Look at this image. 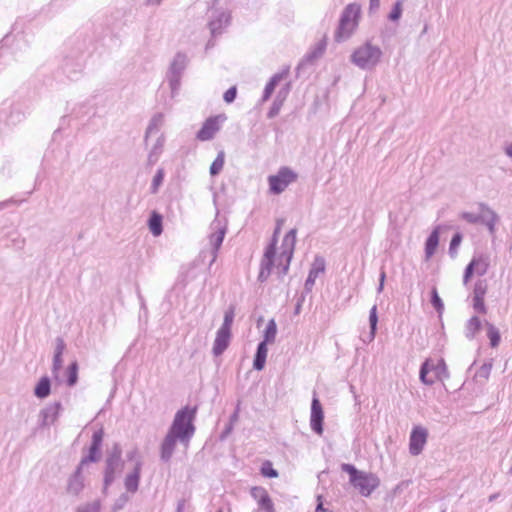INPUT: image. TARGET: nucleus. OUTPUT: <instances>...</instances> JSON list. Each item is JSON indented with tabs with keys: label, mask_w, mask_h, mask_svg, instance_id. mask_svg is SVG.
I'll list each match as a JSON object with an SVG mask.
<instances>
[{
	"label": "nucleus",
	"mask_w": 512,
	"mask_h": 512,
	"mask_svg": "<svg viewBox=\"0 0 512 512\" xmlns=\"http://www.w3.org/2000/svg\"><path fill=\"white\" fill-rule=\"evenodd\" d=\"M196 412V407L190 408L189 406L178 410L168 430L173 435L178 436L179 442L185 446H188L191 438L195 433V426L193 422L196 416Z\"/></svg>",
	"instance_id": "obj_1"
},
{
	"label": "nucleus",
	"mask_w": 512,
	"mask_h": 512,
	"mask_svg": "<svg viewBox=\"0 0 512 512\" xmlns=\"http://www.w3.org/2000/svg\"><path fill=\"white\" fill-rule=\"evenodd\" d=\"M341 469L349 474L350 484L364 497L370 496L380 484V479L375 474L358 470L352 464L343 463Z\"/></svg>",
	"instance_id": "obj_2"
},
{
	"label": "nucleus",
	"mask_w": 512,
	"mask_h": 512,
	"mask_svg": "<svg viewBox=\"0 0 512 512\" xmlns=\"http://www.w3.org/2000/svg\"><path fill=\"white\" fill-rule=\"evenodd\" d=\"M359 14L360 6L358 4L352 3L346 6L335 32V40L337 42L345 41L352 35L357 26Z\"/></svg>",
	"instance_id": "obj_3"
},
{
	"label": "nucleus",
	"mask_w": 512,
	"mask_h": 512,
	"mask_svg": "<svg viewBox=\"0 0 512 512\" xmlns=\"http://www.w3.org/2000/svg\"><path fill=\"white\" fill-rule=\"evenodd\" d=\"M381 55L379 47L367 42L352 53L351 62L363 70H370L378 64Z\"/></svg>",
	"instance_id": "obj_4"
},
{
	"label": "nucleus",
	"mask_w": 512,
	"mask_h": 512,
	"mask_svg": "<svg viewBox=\"0 0 512 512\" xmlns=\"http://www.w3.org/2000/svg\"><path fill=\"white\" fill-rule=\"evenodd\" d=\"M480 213L474 214L471 212H462L460 217L470 224H483L487 227L490 234L495 233V225L499 221V217L494 210H492L487 204H479Z\"/></svg>",
	"instance_id": "obj_5"
},
{
	"label": "nucleus",
	"mask_w": 512,
	"mask_h": 512,
	"mask_svg": "<svg viewBox=\"0 0 512 512\" xmlns=\"http://www.w3.org/2000/svg\"><path fill=\"white\" fill-rule=\"evenodd\" d=\"M449 378L447 365L444 359H440L434 364L431 360H426L420 368V380L426 385H432L437 380L443 381Z\"/></svg>",
	"instance_id": "obj_6"
},
{
	"label": "nucleus",
	"mask_w": 512,
	"mask_h": 512,
	"mask_svg": "<svg viewBox=\"0 0 512 512\" xmlns=\"http://www.w3.org/2000/svg\"><path fill=\"white\" fill-rule=\"evenodd\" d=\"M122 449L119 444H114L109 451L104 470V491L113 483L116 474L121 472L124 466L122 461Z\"/></svg>",
	"instance_id": "obj_7"
},
{
	"label": "nucleus",
	"mask_w": 512,
	"mask_h": 512,
	"mask_svg": "<svg viewBox=\"0 0 512 512\" xmlns=\"http://www.w3.org/2000/svg\"><path fill=\"white\" fill-rule=\"evenodd\" d=\"M283 219H278L276 223V228L274 230L272 242L268 245L264 252L263 259L261 260V269L258 275V280L260 282H264L268 279L272 272V268L274 266L275 254H276V243H277V235L280 232L281 226L283 224Z\"/></svg>",
	"instance_id": "obj_8"
},
{
	"label": "nucleus",
	"mask_w": 512,
	"mask_h": 512,
	"mask_svg": "<svg viewBox=\"0 0 512 512\" xmlns=\"http://www.w3.org/2000/svg\"><path fill=\"white\" fill-rule=\"evenodd\" d=\"M298 178L297 173L287 166L281 167L277 174L268 177V183L271 193L281 194L291 183Z\"/></svg>",
	"instance_id": "obj_9"
},
{
	"label": "nucleus",
	"mask_w": 512,
	"mask_h": 512,
	"mask_svg": "<svg viewBox=\"0 0 512 512\" xmlns=\"http://www.w3.org/2000/svg\"><path fill=\"white\" fill-rule=\"evenodd\" d=\"M296 229H291L284 237L282 241V252L278 258L277 269L279 275L287 274L289 265L293 256V251L296 243Z\"/></svg>",
	"instance_id": "obj_10"
},
{
	"label": "nucleus",
	"mask_w": 512,
	"mask_h": 512,
	"mask_svg": "<svg viewBox=\"0 0 512 512\" xmlns=\"http://www.w3.org/2000/svg\"><path fill=\"white\" fill-rule=\"evenodd\" d=\"M86 467L78 464L75 471L67 478L65 492L69 496L78 497L85 488Z\"/></svg>",
	"instance_id": "obj_11"
},
{
	"label": "nucleus",
	"mask_w": 512,
	"mask_h": 512,
	"mask_svg": "<svg viewBox=\"0 0 512 512\" xmlns=\"http://www.w3.org/2000/svg\"><path fill=\"white\" fill-rule=\"evenodd\" d=\"M211 229L213 230L209 235V244L211 246L210 254L212 256L210 261V266L216 261L218 251L223 243L225 234H226V226L221 225L220 221L214 220L211 224Z\"/></svg>",
	"instance_id": "obj_12"
},
{
	"label": "nucleus",
	"mask_w": 512,
	"mask_h": 512,
	"mask_svg": "<svg viewBox=\"0 0 512 512\" xmlns=\"http://www.w3.org/2000/svg\"><path fill=\"white\" fill-rule=\"evenodd\" d=\"M103 437L104 431L102 428L93 433L89 453L79 462L81 466L86 467L90 462H98L100 460Z\"/></svg>",
	"instance_id": "obj_13"
},
{
	"label": "nucleus",
	"mask_w": 512,
	"mask_h": 512,
	"mask_svg": "<svg viewBox=\"0 0 512 512\" xmlns=\"http://www.w3.org/2000/svg\"><path fill=\"white\" fill-rule=\"evenodd\" d=\"M230 24V14L226 11H212L211 19L208 22V28L213 38L221 35L223 30Z\"/></svg>",
	"instance_id": "obj_14"
},
{
	"label": "nucleus",
	"mask_w": 512,
	"mask_h": 512,
	"mask_svg": "<svg viewBox=\"0 0 512 512\" xmlns=\"http://www.w3.org/2000/svg\"><path fill=\"white\" fill-rule=\"evenodd\" d=\"M428 432L421 426L413 428L410 434L409 451L413 456L419 455L427 441Z\"/></svg>",
	"instance_id": "obj_15"
},
{
	"label": "nucleus",
	"mask_w": 512,
	"mask_h": 512,
	"mask_svg": "<svg viewBox=\"0 0 512 512\" xmlns=\"http://www.w3.org/2000/svg\"><path fill=\"white\" fill-rule=\"evenodd\" d=\"M323 409L322 405L317 398L316 394H314V397L312 399L311 403V418H310V426L311 429L318 435H321L323 433Z\"/></svg>",
	"instance_id": "obj_16"
},
{
	"label": "nucleus",
	"mask_w": 512,
	"mask_h": 512,
	"mask_svg": "<svg viewBox=\"0 0 512 512\" xmlns=\"http://www.w3.org/2000/svg\"><path fill=\"white\" fill-rule=\"evenodd\" d=\"M224 120L225 117L222 115H218L215 117L208 118L204 123L201 129L197 132V139L201 141L211 140L215 133L220 130L219 120Z\"/></svg>",
	"instance_id": "obj_17"
},
{
	"label": "nucleus",
	"mask_w": 512,
	"mask_h": 512,
	"mask_svg": "<svg viewBox=\"0 0 512 512\" xmlns=\"http://www.w3.org/2000/svg\"><path fill=\"white\" fill-rule=\"evenodd\" d=\"M251 496L257 501L260 510L276 512L272 499L265 488L260 486L252 487Z\"/></svg>",
	"instance_id": "obj_18"
},
{
	"label": "nucleus",
	"mask_w": 512,
	"mask_h": 512,
	"mask_svg": "<svg viewBox=\"0 0 512 512\" xmlns=\"http://www.w3.org/2000/svg\"><path fill=\"white\" fill-rule=\"evenodd\" d=\"M325 271V260L323 257L317 256L315 257L312 267L309 271L308 277L305 281V290L310 292L315 284V281L319 274L324 273Z\"/></svg>",
	"instance_id": "obj_19"
},
{
	"label": "nucleus",
	"mask_w": 512,
	"mask_h": 512,
	"mask_svg": "<svg viewBox=\"0 0 512 512\" xmlns=\"http://www.w3.org/2000/svg\"><path fill=\"white\" fill-rule=\"evenodd\" d=\"M61 409V402H55L54 404L48 405L42 409L40 412V416L42 417L40 425L42 427H48L54 424L59 416Z\"/></svg>",
	"instance_id": "obj_20"
},
{
	"label": "nucleus",
	"mask_w": 512,
	"mask_h": 512,
	"mask_svg": "<svg viewBox=\"0 0 512 512\" xmlns=\"http://www.w3.org/2000/svg\"><path fill=\"white\" fill-rule=\"evenodd\" d=\"M177 441H179L178 436L173 435L171 432L168 431L160 446V458L162 461H170L174 453Z\"/></svg>",
	"instance_id": "obj_21"
},
{
	"label": "nucleus",
	"mask_w": 512,
	"mask_h": 512,
	"mask_svg": "<svg viewBox=\"0 0 512 512\" xmlns=\"http://www.w3.org/2000/svg\"><path fill=\"white\" fill-rule=\"evenodd\" d=\"M231 337V332L220 329L217 331L216 338L213 345V354L220 356L228 347Z\"/></svg>",
	"instance_id": "obj_22"
},
{
	"label": "nucleus",
	"mask_w": 512,
	"mask_h": 512,
	"mask_svg": "<svg viewBox=\"0 0 512 512\" xmlns=\"http://www.w3.org/2000/svg\"><path fill=\"white\" fill-rule=\"evenodd\" d=\"M141 463L137 462L132 473L128 474L125 478V488L131 493L138 490L140 479Z\"/></svg>",
	"instance_id": "obj_23"
},
{
	"label": "nucleus",
	"mask_w": 512,
	"mask_h": 512,
	"mask_svg": "<svg viewBox=\"0 0 512 512\" xmlns=\"http://www.w3.org/2000/svg\"><path fill=\"white\" fill-rule=\"evenodd\" d=\"M267 343L260 342L257 346L256 353L253 360V368L257 371L263 370L266 363V357H267Z\"/></svg>",
	"instance_id": "obj_24"
},
{
	"label": "nucleus",
	"mask_w": 512,
	"mask_h": 512,
	"mask_svg": "<svg viewBox=\"0 0 512 512\" xmlns=\"http://www.w3.org/2000/svg\"><path fill=\"white\" fill-rule=\"evenodd\" d=\"M438 244H439V227H436L430 233V235L428 236L426 243H425V257L427 260L430 259L434 255V253L438 247Z\"/></svg>",
	"instance_id": "obj_25"
},
{
	"label": "nucleus",
	"mask_w": 512,
	"mask_h": 512,
	"mask_svg": "<svg viewBox=\"0 0 512 512\" xmlns=\"http://www.w3.org/2000/svg\"><path fill=\"white\" fill-rule=\"evenodd\" d=\"M288 74V69L283 71V72H280V73H276L275 75H273L271 77V79L269 80V82L266 84L265 86V89H264V93H263V96H262V102H266L270 96L272 95V93L274 92L275 90V87L277 86V84L284 78L286 77Z\"/></svg>",
	"instance_id": "obj_26"
},
{
	"label": "nucleus",
	"mask_w": 512,
	"mask_h": 512,
	"mask_svg": "<svg viewBox=\"0 0 512 512\" xmlns=\"http://www.w3.org/2000/svg\"><path fill=\"white\" fill-rule=\"evenodd\" d=\"M51 393V381L48 376H43L40 378L38 383L34 388V394L39 399L47 398Z\"/></svg>",
	"instance_id": "obj_27"
},
{
	"label": "nucleus",
	"mask_w": 512,
	"mask_h": 512,
	"mask_svg": "<svg viewBox=\"0 0 512 512\" xmlns=\"http://www.w3.org/2000/svg\"><path fill=\"white\" fill-rule=\"evenodd\" d=\"M163 217L156 211H153L148 220V227L154 236H159L163 232Z\"/></svg>",
	"instance_id": "obj_28"
},
{
	"label": "nucleus",
	"mask_w": 512,
	"mask_h": 512,
	"mask_svg": "<svg viewBox=\"0 0 512 512\" xmlns=\"http://www.w3.org/2000/svg\"><path fill=\"white\" fill-rule=\"evenodd\" d=\"M187 56L183 53H177L170 65V74L181 75L187 66Z\"/></svg>",
	"instance_id": "obj_29"
},
{
	"label": "nucleus",
	"mask_w": 512,
	"mask_h": 512,
	"mask_svg": "<svg viewBox=\"0 0 512 512\" xmlns=\"http://www.w3.org/2000/svg\"><path fill=\"white\" fill-rule=\"evenodd\" d=\"M482 323L477 316L471 317L465 327V336L468 339H473L475 335L480 331Z\"/></svg>",
	"instance_id": "obj_30"
},
{
	"label": "nucleus",
	"mask_w": 512,
	"mask_h": 512,
	"mask_svg": "<svg viewBox=\"0 0 512 512\" xmlns=\"http://www.w3.org/2000/svg\"><path fill=\"white\" fill-rule=\"evenodd\" d=\"M470 264H474L473 269L477 275L483 276L484 274L487 273L489 267V260L488 257H474L470 261Z\"/></svg>",
	"instance_id": "obj_31"
},
{
	"label": "nucleus",
	"mask_w": 512,
	"mask_h": 512,
	"mask_svg": "<svg viewBox=\"0 0 512 512\" xmlns=\"http://www.w3.org/2000/svg\"><path fill=\"white\" fill-rule=\"evenodd\" d=\"M78 362L75 360L69 364L66 370V383L69 387H73L77 384L78 381Z\"/></svg>",
	"instance_id": "obj_32"
},
{
	"label": "nucleus",
	"mask_w": 512,
	"mask_h": 512,
	"mask_svg": "<svg viewBox=\"0 0 512 512\" xmlns=\"http://www.w3.org/2000/svg\"><path fill=\"white\" fill-rule=\"evenodd\" d=\"M162 124H163V115L160 113L154 115L147 127L146 134H145V142H147V140L151 134L157 133L159 131Z\"/></svg>",
	"instance_id": "obj_33"
},
{
	"label": "nucleus",
	"mask_w": 512,
	"mask_h": 512,
	"mask_svg": "<svg viewBox=\"0 0 512 512\" xmlns=\"http://www.w3.org/2000/svg\"><path fill=\"white\" fill-rule=\"evenodd\" d=\"M485 326L487 328V336L490 340L491 347H493V348L497 347L499 345L500 339H501L499 330L493 324H491L489 322H486Z\"/></svg>",
	"instance_id": "obj_34"
},
{
	"label": "nucleus",
	"mask_w": 512,
	"mask_h": 512,
	"mask_svg": "<svg viewBox=\"0 0 512 512\" xmlns=\"http://www.w3.org/2000/svg\"><path fill=\"white\" fill-rule=\"evenodd\" d=\"M276 334H277V325H276V322L274 319H271L265 330H264V339L262 342H265V343H273L275 341V338H276Z\"/></svg>",
	"instance_id": "obj_35"
},
{
	"label": "nucleus",
	"mask_w": 512,
	"mask_h": 512,
	"mask_svg": "<svg viewBox=\"0 0 512 512\" xmlns=\"http://www.w3.org/2000/svg\"><path fill=\"white\" fill-rule=\"evenodd\" d=\"M224 159H225V154L223 151H220L210 166V174L212 176H216L220 173V171L222 170V168L224 166Z\"/></svg>",
	"instance_id": "obj_36"
},
{
	"label": "nucleus",
	"mask_w": 512,
	"mask_h": 512,
	"mask_svg": "<svg viewBox=\"0 0 512 512\" xmlns=\"http://www.w3.org/2000/svg\"><path fill=\"white\" fill-rule=\"evenodd\" d=\"M378 323L377 306L373 305L369 313V324H370V341L375 337Z\"/></svg>",
	"instance_id": "obj_37"
},
{
	"label": "nucleus",
	"mask_w": 512,
	"mask_h": 512,
	"mask_svg": "<svg viewBox=\"0 0 512 512\" xmlns=\"http://www.w3.org/2000/svg\"><path fill=\"white\" fill-rule=\"evenodd\" d=\"M487 281L485 279H479L475 282L473 289V298H484L487 293Z\"/></svg>",
	"instance_id": "obj_38"
},
{
	"label": "nucleus",
	"mask_w": 512,
	"mask_h": 512,
	"mask_svg": "<svg viewBox=\"0 0 512 512\" xmlns=\"http://www.w3.org/2000/svg\"><path fill=\"white\" fill-rule=\"evenodd\" d=\"M431 304L435 308V310L441 315L444 310V304L438 294L436 287H433L431 290Z\"/></svg>",
	"instance_id": "obj_39"
},
{
	"label": "nucleus",
	"mask_w": 512,
	"mask_h": 512,
	"mask_svg": "<svg viewBox=\"0 0 512 512\" xmlns=\"http://www.w3.org/2000/svg\"><path fill=\"white\" fill-rule=\"evenodd\" d=\"M325 48H326V41L325 40L320 41L316 45V47L310 53L307 54V56H306L307 61H313L314 59H317L320 56H322V54L325 51Z\"/></svg>",
	"instance_id": "obj_40"
},
{
	"label": "nucleus",
	"mask_w": 512,
	"mask_h": 512,
	"mask_svg": "<svg viewBox=\"0 0 512 512\" xmlns=\"http://www.w3.org/2000/svg\"><path fill=\"white\" fill-rule=\"evenodd\" d=\"M101 503L99 500H94L91 503H86L79 506L76 512H100Z\"/></svg>",
	"instance_id": "obj_41"
},
{
	"label": "nucleus",
	"mask_w": 512,
	"mask_h": 512,
	"mask_svg": "<svg viewBox=\"0 0 512 512\" xmlns=\"http://www.w3.org/2000/svg\"><path fill=\"white\" fill-rule=\"evenodd\" d=\"M462 241V235L460 233H455L452 236V239L450 241L449 245V254L452 258H454L457 255V248L461 244Z\"/></svg>",
	"instance_id": "obj_42"
},
{
	"label": "nucleus",
	"mask_w": 512,
	"mask_h": 512,
	"mask_svg": "<svg viewBox=\"0 0 512 512\" xmlns=\"http://www.w3.org/2000/svg\"><path fill=\"white\" fill-rule=\"evenodd\" d=\"M234 308L230 307L224 314V321L221 325L220 329L227 330L231 332V325L234 320Z\"/></svg>",
	"instance_id": "obj_43"
},
{
	"label": "nucleus",
	"mask_w": 512,
	"mask_h": 512,
	"mask_svg": "<svg viewBox=\"0 0 512 512\" xmlns=\"http://www.w3.org/2000/svg\"><path fill=\"white\" fill-rule=\"evenodd\" d=\"M163 143H164V139L162 136L158 137L153 149L151 150V152L149 153V156H148V160L149 162H155L158 158V154L160 152V150L162 149L163 147Z\"/></svg>",
	"instance_id": "obj_44"
},
{
	"label": "nucleus",
	"mask_w": 512,
	"mask_h": 512,
	"mask_svg": "<svg viewBox=\"0 0 512 512\" xmlns=\"http://www.w3.org/2000/svg\"><path fill=\"white\" fill-rule=\"evenodd\" d=\"M261 474L268 478L278 477V472L272 467L271 462L266 461L261 467Z\"/></svg>",
	"instance_id": "obj_45"
},
{
	"label": "nucleus",
	"mask_w": 512,
	"mask_h": 512,
	"mask_svg": "<svg viewBox=\"0 0 512 512\" xmlns=\"http://www.w3.org/2000/svg\"><path fill=\"white\" fill-rule=\"evenodd\" d=\"M63 359L62 355H53V363H52V374L55 379H58L59 372L62 368Z\"/></svg>",
	"instance_id": "obj_46"
},
{
	"label": "nucleus",
	"mask_w": 512,
	"mask_h": 512,
	"mask_svg": "<svg viewBox=\"0 0 512 512\" xmlns=\"http://www.w3.org/2000/svg\"><path fill=\"white\" fill-rule=\"evenodd\" d=\"M401 14H402V2L397 1L394 4L391 12L389 13L388 18L391 21H397L401 17Z\"/></svg>",
	"instance_id": "obj_47"
},
{
	"label": "nucleus",
	"mask_w": 512,
	"mask_h": 512,
	"mask_svg": "<svg viewBox=\"0 0 512 512\" xmlns=\"http://www.w3.org/2000/svg\"><path fill=\"white\" fill-rule=\"evenodd\" d=\"M282 105L283 104L281 103V99H274L273 104L267 113V117L269 119L276 117L279 114Z\"/></svg>",
	"instance_id": "obj_48"
},
{
	"label": "nucleus",
	"mask_w": 512,
	"mask_h": 512,
	"mask_svg": "<svg viewBox=\"0 0 512 512\" xmlns=\"http://www.w3.org/2000/svg\"><path fill=\"white\" fill-rule=\"evenodd\" d=\"M492 370V363H484L477 371V376L488 379Z\"/></svg>",
	"instance_id": "obj_49"
},
{
	"label": "nucleus",
	"mask_w": 512,
	"mask_h": 512,
	"mask_svg": "<svg viewBox=\"0 0 512 512\" xmlns=\"http://www.w3.org/2000/svg\"><path fill=\"white\" fill-rule=\"evenodd\" d=\"M163 177H164V174H163L162 170H158L157 173L154 175L153 181H152V192L153 193L157 192L158 187L162 184Z\"/></svg>",
	"instance_id": "obj_50"
},
{
	"label": "nucleus",
	"mask_w": 512,
	"mask_h": 512,
	"mask_svg": "<svg viewBox=\"0 0 512 512\" xmlns=\"http://www.w3.org/2000/svg\"><path fill=\"white\" fill-rule=\"evenodd\" d=\"M473 308L478 313L485 314L487 309L484 303V298H473Z\"/></svg>",
	"instance_id": "obj_51"
},
{
	"label": "nucleus",
	"mask_w": 512,
	"mask_h": 512,
	"mask_svg": "<svg viewBox=\"0 0 512 512\" xmlns=\"http://www.w3.org/2000/svg\"><path fill=\"white\" fill-rule=\"evenodd\" d=\"M237 95V89L235 86L230 87L223 96V99L226 103H232Z\"/></svg>",
	"instance_id": "obj_52"
},
{
	"label": "nucleus",
	"mask_w": 512,
	"mask_h": 512,
	"mask_svg": "<svg viewBox=\"0 0 512 512\" xmlns=\"http://www.w3.org/2000/svg\"><path fill=\"white\" fill-rule=\"evenodd\" d=\"M66 348V344L64 342V340L61 338V337H57L55 339V350H54V355H63V352Z\"/></svg>",
	"instance_id": "obj_53"
},
{
	"label": "nucleus",
	"mask_w": 512,
	"mask_h": 512,
	"mask_svg": "<svg viewBox=\"0 0 512 512\" xmlns=\"http://www.w3.org/2000/svg\"><path fill=\"white\" fill-rule=\"evenodd\" d=\"M181 75L170 74L169 84L172 92H174L180 86Z\"/></svg>",
	"instance_id": "obj_54"
},
{
	"label": "nucleus",
	"mask_w": 512,
	"mask_h": 512,
	"mask_svg": "<svg viewBox=\"0 0 512 512\" xmlns=\"http://www.w3.org/2000/svg\"><path fill=\"white\" fill-rule=\"evenodd\" d=\"M473 265L474 264H468L465 268V271H464V276H463V283L464 285H467V283L469 282L470 278L473 276V274L475 273L474 269H473Z\"/></svg>",
	"instance_id": "obj_55"
},
{
	"label": "nucleus",
	"mask_w": 512,
	"mask_h": 512,
	"mask_svg": "<svg viewBox=\"0 0 512 512\" xmlns=\"http://www.w3.org/2000/svg\"><path fill=\"white\" fill-rule=\"evenodd\" d=\"M288 92H289V84H287L286 88H282L279 90L275 99H281V103L283 104L284 100L286 99V97L288 95Z\"/></svg>",
	"instance_id": "obj_56"
},
{
	"label": "nucleus",
	"mask_w": 512,
	"mask_h": 512,
	"mask_svg": "<svg viewBox=\"0 0 512 512\" xmlns=\"http://www.w3.org/2000/svg\"><path fill=\"white\" fill-rule=\"evenodd\" d=\"M385 278H386V273H385L384 270H382L381 273H380L379 285H378V288H377L378 293H381L383 291V289H384Z\"/></svg>",
	"instance_id": "obj_57"
},
{
	"label": "nucleus",
	"mask_w": 512,
	"mask_h": 512,
	"mask_svg": "<svg viewBox=\"0 0 512 512\" xmlns=\"http://www.w3.org/2000/svg\"><path fill=\"white\" fill-rule=\"evenodd\" d=\"M185 509V499H181L177 503L176 512H184Z\"/></svg>",
	"instance_id": "obj_58"
},
{
	"label": "nucleus",
	"mask_w": 512,
	"mask_h": 512,
	"mask_svg": "<svg viewBox=\"0 0 512 512\" xmlns=\"http://www.w3.org/2000/svg\"><path fill=\"white\" fill-rule=\"evenodd\" d=\"M380 5V0H370V9H377Z\"/></svg>",
	"instance_id": "obj_59"
},
{
	"label": "nucleus",
	"mask_w": 512,
	"mask_h": 512,
	"mask_svg": "<svg viewBox=\"0 0 512 512\" xmlns=\"http://www.w3.org/2000/svg\"><path fill=\"white\" fill-rule=\"evenodd\" d=\"M238 420V410H236L231 416H230V423L236 422Z\"/></svg>",
	"instance_id": "obj_60"
},
{
	"label": "nucleus",
	"mask_w": 512,
	"mask_h": 512,
	"mask_svg": "<svg viewBox=\"0 0 512 512\" xmlns=\"http://www.w3.org/2000/svg\"><path fill=\"white\" fill-rule=\"evenodd\" d=\"M315 512H326V509L323 507L322 503H319L316 507Z\"/></svg>",
	"instance_id": "obj_61"
},
{
	"label": "nucleus",
	"mask_w": 512,
	"mask_h": 512,
	"mask_svg": "<svg viewBox=\"0 0 512 512\" xmlns=\"http://www.w3.org/2000/svg\"><path fill=\"white\" fill-rule=\"evenodd\" d=\"M499 497V493H494V494H491L488 498L489 502H493L494 500H496L497 498Z\"/></svg>",
	"instance_id": "obj_62"
},
{
	"label": "nucleus",
	"mask_w": 512,
	"mask_h": 512,
	"mask_svg": "<svg viewBox=\"0 0 512 512\" xmlns=\"http://www.w3.org/2000/svg\"><path fill=\"white\" fill-rule=\"evenodd\" d=\"M301 303H296V306H295V310H294V313L295 314H299L300 311H301Z\"/></svg>",
	"instance_id": "obj_63"
},
{
	"label": "nucleus",
	"mask_w": 512,
	"mask_h": 512,
	"mask_svg": "<svg viewBox=\"0 0 512 512\" xmlns=\"http://www.w3.org/2000/svg\"><path fill=\"white\" fill-rule=\"evenodd\" d=\"M213 46H214V41H213L212 39H210V40L207 42V44H206V49H209V48H211V47H213Z\"/></svg>",
	"instance_id": "obj_64"
}]
</instances>
